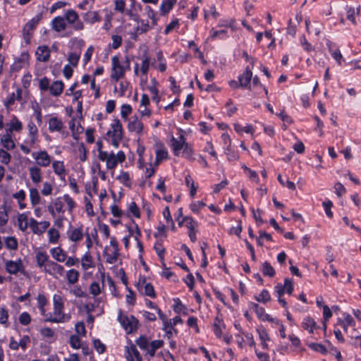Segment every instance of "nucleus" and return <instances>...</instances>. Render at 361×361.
Masks as SVG:
<instances>
[{
  "label": "nucleus",
  "mask_w": 361,
  "mask_h": 361,
  "mask_svg": "<svg viewBox=\"0 0 361 361\" xmlns=\"http://www.w3.org/2000/svg\"><path fill=\"white\" fill-rule=\"evenodd\" d=\"M64 302L61 295L54 294L53 296V313L49 312L47 322L66 323L71 320V314L63 312Z\"/></svg>",
  "instance_id": "nucleus-1"
},
{
  "label": "nucleus",
  "mask_w": 361,
  "mask_h": 361,
  "mask_svg": "<svg viewBox=\"0 0 361 361\" xmlns=\"http://www.w3.org/2000/svg\"><path fill=\"white\" fill-rule=\"evenodd\" d=\"M106 136L111 138V145L118 147L121 140L123 138V128L121 121L118 119H114L111 124V130L106 133Z\"/></svg>",
  "instance_id": "nucleus-2"
},
{
  "label": "nucleus",
  "mask_w": 361,
  "mask_h": 361,
  "mask_svg": "<svg viewBox=\"0 0 361 361\" xmlns=\"http://www.w3.org/2000/svg\"><path fill=\"white\" fill-rule=\"evenodd\" d=\"M118 320L128 334L132 333L137 327L138 320L133 315H123L121 310L118 312Z\"/></svg>",
  "instance_id": "nucleus-3"
},
{
  "label": "nucleus",
  "mask_w": 361,
  "mask_h": 361,
  "mask_svg": "<svg viewBox=\"0 0 361 361\" xmlns=\"http://www.w3.org/2000/svg\"><path fill=\"white\" fill-rule=\"evenodd\" d=\"M42 18V14L39 13L30 20L23 27V38L26 44L30 43L32 31L36 27L39 20Z\"/></svg>",
  "instance_id": "nucleus-4"
},
{
  "label": "nucleus",
  "mask_w": 361,
  "mask_h": 361,
  "mask_svg": "<svg viewBox=\"0 0 361 361\" xmlns=\"http://www.w3.org/2000/svg\"><path fill=\"white\" fill-rule=\"evenodd\" d=\"M32 157L35 160L38 167H47L51 163V157L46 150L33 152Z\"/></svg>",
  "instance_id": "nucleus-5"
},
{
  "label": "nucleus",
  "mask_w": 361,
  "mask_h": 361,
  "mask_svg": "<svg viewBox=\"0 0 361 361\" xmlns=\"http://www.w3.org/2000/svg\"><path fill=\"white\" fill-rule=\"evenodd\" d=\"M111 78L116 81L119 80L125 75L126 69L121 65L118 58L114 56L111 58Z\"/></svg>",
  "instance_id": "nucleus-6"
},
{
  "label": "nucleus",
  "mask_w": 361,
  "mask_h": 361,
  "mask_svg": "<svg viewBox=\"0 0 361 361\" xmlns=\"http://www.w3.org/2000/svg\"><path fill=\"white\" fill-rule=\"evenodd\" d=\"M64 18L69 24L72 25L75 30H82L84 28L82 22L79 19L78 13L73 9L66 11Z\"/></svg>",
  "instance_id": "nucleus-7"
},
{
  "label": "nucleus",
  "mask_w": 361,
  "mask_h": 361,
  "mask_svg": "<svg viewBox=\"0 0 361 361\" xmlns=\"http://www.w3.org/2000/svg\"><path fill=\"white\" fill-rule=\"evenodd\" d=\"M50 226V223L47 221L38 222L36 219L30 218L29 219V227L34 234L40 235L43 234Z\"/></svg>",
  "instance_id": "nucleus-8"
},
{
  "label": "nucleus",
  "mask_w": 361,
  "mask_h": 361,
  "mask_svg": "<svg viewBox=\"0 0 361 361\" xmlns=\"http://www.w3.org/2000/svg\"><path fill=\"white\" fill-rule=\"evenodd\" d=\"M98 158L102 161L106 162V166L108 169H114L118 164L115 158V154L111 152L110 153L102 152Z\"/></svg>",
  "instance_id": "nucleus-9"
},
{
  "label": "nucleus",
  "mask_w": 361,
  "mask_h": 361,
  "mask_svg": "<svg viewBox=\"0 0 361 361\" xmlns=\"http://www.w3.org/2000/svg\"><path fill=\"white\" fill-rule=\"evenodd\" d=\"M12 133L10 129H6V133L0 135V143L6 150H13L16 144L12 139Z\"/></svg>",
  "instance_id": "nucleus-10"
},
{
  "label": "nucleus",
  "mask_w": 361,
  "mask_h": 361,
  "mask_svg": "<svg viewBox=\"0 0 361 361\" xmlns=\"http://www.w3.org/2000/svg\"><path fill=\"white\" fill-rule=\"evenodd\" d=\"M44 271L54 277H56V274L60 276H63L65 269L62 265L51 260Z\"/></svg>",
  "instance_id": "nucleus-11"
},
{
  "label": "nucleus",
  "mask_w": 361,
  "mask_h": 361,
  "mask_svg": "<svg viewBox=\"0 0 361 361\" xmlns=\"http://www.w3.org/2000/svg\"><path fill=\"white\" fill-rule=\"evenodd\" d=\"M252 77V72L249 66L245 68L244 73L238 76L240 87L251 90L250 85Z\"/></svg>",
  "instance_id": "nucleus-12"
},
{
  "label": "nucleus",
  "mask_w": 361,
  "mask_h": 361,
  "mask_svg": "<svg viewBox=\"0 0 361 361\" xmlns=\"http://www.w3.org/2000/svg\"><path fill=\"white\" fill-rule=\"evenodd\" d=\"M143 123L140 121L137 116H134L131 117L128 123V130L130 132L135 133L137 135H140L143 130Z\"/></svg>",
  "instance_id": "nucleus-13"
},
{
  "label": "nucleus",
  "mask_w": 361,
  "mask_h": 361,
  "mask_svg": "<svg viewBox=\"0 0 361 361\" xmlns=\"http://www.w3.org/2000/svg\"><path fill=\"white\" fill-rule=\"evenodd\" d=\"M37 265L44 271L51 262L49 256L44 251H39L35 256Z\"/></svg>",
  "instance_id": "nucleus-14"
},
{
  "label": "nucleus",
  "mask_w": 361,
  "mask_h": 361,
  "mask_svg": "<svg viewBox=\"0 0 361 361\" xmlns=\"http://www.w3.org/2000/svg\"><path fill=\"white\" fill-rule=\"evenodd\" d=\"M37 60L42 62H47L50 58V49L44 45L37 47L35 51Z\"/></svg>",
  "instance_id": "nucleus-15"
},
{
  "label": "nucleus",
  "mask_w": 361,
  "mask_h": 361,
  "mask_svg": "<svg viewBox=\"0 0 361 361\" xmlns=\"http://www.w3.org/2000/svg\"><path fill=\"white\" fill-rule=\"evenodd\" d=\"M185 143V138L183 135H180L178 139L172 137L171 147L175 156L179 155L180 151L184 147Z\"/></svg>",
  "instance_id": "nucleus-16"
},
{
  "label": "nucleus",
  "mask_w": 361,
  "mask_h": 361,
  "mask_svg": "<svg viewBox=\"0 0 361 361\" xmlns=\"http://www.w3.org/2000/svg\"><path fill=\"white\" fill-rule=\"evenodd\" d=\"M38 142V136L27 137L20 145V150L25 154L30 153V147H35Z\"/></svg>",
  "instance_id": "nucleus-17"
},
{
  "label": "nucleus",
  "mask_w": 361,
  "mask_h": 361,
  "mask_svg": "<svg viewBox=\"0 0 361 361\" xmlns=\"http://www.w3.org/2000/svg\"><path fill=\"white\" fill-rule=\"evenodd\" d=\"M140 291L150 298H154L156 297L154 286L151 283H147L145 279H143L142 283H139Z\"/></svg>",
  "instance_id": "nucleus-18"
},
{
  "label": "nucleus",
  "mask_w": 361,
  "mask_h": 361,
  "mask_svg": "<svg viewBox=\"0 0 361 361\" xmlns=\"http://www.w3.org/2000/svg\"><path fill=\"white\" fill-rule=\"evenodd\" d=\"M126 357L128 361H142V357L134 344L126 348Z\"/></svg>",
  "instance_id": "nucleus-19"
},
{
  "label": "nucleus",
  "mask_w": 361,
  "mask_h": 361,
  "mask_svg": "<svg viewBox=\"0 0 361 361\" xmlns=\"http://www.w3.org/2000/svg\"><path fill=\"white\" fill-rule=\"evenodd\" d=\"M51 163L55 174L59 176L61 180L64 181L66 177V169L63 161L55 160Z\"/></svg>",
  "instance_id": "nucleus-20"
},
{
  "label": "nucleus",
  "mask_w": 361,
  "mask_h": 361,
  "mask_svg": "<svg viewBox=\"0 0 361 361\" xmlns=\"http://www.w3.org/2000/svg\"><path fill=\"white\" fill-rule=\"evenodd\" d=\"M49 130L51 133L61 132L63 128L62 121L57 117H52L49 120Z\"/></svg>",
  "instance_id": "nucleus-21"
},
{
  "label": "nucleus",
  "mask_w": 361,
  "mask_h": 361,
  "mask_svg": "<svg viewBox=\"0 0 361 361\" xmlns=\"http://www.w3.org/2000/svg\"><path fill=\"white\" fill-rule=\"evenodd\" d=\"M68 238L72 242H78L82 239L83 232L81 228H70L67 232Z\"/></svg>",
  "instance_id": "nucleus-22"
},
{
  "label": "nucleus",
  "mask_w": 361,
  "mask_h": 361,
  "mask_svg": "<svg viewBox=\"0 0 361 361\" xmlns=\"http://www.w3.org/2000/svg\"><path fill=\"white\" fill-rule=\"evenodd\" d=\"M51 27L57 32L63 31L66 27L65 18L61 16L55 17L51 21Z\"/></svg>",
  "instance_id": "nucleus-23"
},
{
  "label": "nucleus",
  "mask_w": 361,
  "mask_h": 361,
  "mask_svg": "<svg viewBox=\"0 0 361 361\" xmlns=\"http://www.w3.org/2000/svg\"><path fill=\"white\" fill-rule=\"evenodd\" d=\"M28 171L30 177L34 183L37 184L42 181V172L39 167L33 166L30 167Z\"/></svg>",
  "instance_id": "nucleus-24"
},
{
  "label": "nucleus",
  "mask_w": 361,
  "mask_h": 361,
  "mask_svg": "<svg viewBox=\"0 0 361 361\" xmlns=\"http://www.w3.org/2000/svg\"><path fill=\"white\" fill-rule=\"evenodd\" d=\"M163 345L164 341L162 340H154L149 342L146 355H149L150 357H154L156 350L161 348Z\"/></svg>",
  "instance_id": "nucleus-25"
},
{
  "label": "nucleus",
  "mask_w": 361,
  "mask_h": 361,
  "mask_svg": "<svg viewBox=\"0 0 361 361\" xmlns=\"http://www.w3.org/2000/svg\"><path fill=\"white\" fill-rule=\"evenodd\" d=\"M5 266L6 271L9 274H16L20 271V269L22 267V262L20 260H18V262L8 260L6 261Z\"/></svg>",
  "instance_id": "nucleus-26"
},
{
  "label": "nucleus",
  "mask_w": 361,
  "mask_h": 361,
  "mask_svg": "<svg viewBox=\"0 0 361 361\" xmlns=\"http://www.w3.org/2000/svg\"><path fill=\"white\" fill-rule=\"evenodd\" d=\"M52 257L57 262H63L67 258L66 252L60 247H54L50 250Z\"/></svg>",
  "instance_id": "nucleus-27"
},
{
  "label": "nucleus",
  "mask_w": 361,
  "mask_h": 361,
  "mask_svg": "<svg viewBox=\"0 0 361 361\" xmlns=\"http://www.w3.org/2000/svg\"><path fill=\"white\" fill-rule=\"evenodd\" d=\"M64 88V85L61 80L54 81L49 87V92L54 97L59 96Z\"/></svg>",
  "instance_id": "nucleus-28"
},
{
  "label": "nucleus",
  "mask_w": 361,
  "mask_h": 361,
  "mask_svg": "<svg viewBox=\"0 0 361 361\" xmlns=\"http://www.w3.org/2000/svg\"><path fill=\"white\" fill-rule=\"evenodd\" d=\"M9 209L10 207L6 202L0 206V226L6 225L8 222Z\"/></svg>",
  "instance_id": "nucleus-29"
},
{
  "label": "nucleus",
  "mask_w": 361,
  "mask_h": 361,
  "mask_svg": "<svg viewBox=\"0 0 361 361\" xmlns=\"http://www.w3.org/2000/svg\"><path fill=\"white\" fill-rule=\"evenodd\" d=\"M176 4V0H164L160 6V12L162 16L166 15Z\"/></svg>",
  "instance_id": "nucleus-30"
},
{
  "label": "nucleus",
  "mask_w": 361,
  "mask_h": 361,
  "mask_svg": "<svg viewBox=\"0 0 361 361\" xmlns=\"http://www.w3.org/2000/svg\"><path fill=\"white\" fill-rule=\"evenodd\" d=\"M80 273L75 269H71L66 272V279L69 284H75L79 280Z\"/></svg>",
  "instance_id": "nucleus-31"
},
{
  "label": "nucleus",
  "mask_w": 361,
  "mask_h": 361,
  "mask_svg": "<svg viewBox=\"0 0 361 361\" xmlns=\"http://www.w3.org/2000/svg\"><path fill=\"white\" fill-rule=\"evenodd\" d=\"M17 220L19 229L25 231L29 226L27 215L25 213L20 214L18 215Z\"/></svg>",
  "instance_id": "nucleus-32"
},
{
  "label": "nucleus",
  "mask_w": 361,
  "mask_h": 361,
  "mask_svg": "<svg viewBox=\"0 0 361 361\" xmlns=\"http://www.w3.org/2000/svg\"><path fill=\"white\" fill-rule=\"evenodd\" d=\"M156 158L157 161H163L168 159V152L161 144H157Z\"/></svg>",
  "instance_id": "nucleus-33"
},
{
  "label": "nucleus",
  "mask_w": 361,
  "mask_h": 361,
  "mask_svg": "<svg viewBox=\"0 0 361 361\" xmlns=\"http://www.w3.org/2000/svg\"><path fill=\"white\" fill-rule=\"evenodd\" d=\"M225 325L223 322V320L219 319V317H216L214 319V322L213 324V331L214 334L217 337H221L222 334V328H224Z\"/></svg>",
  "instance_id": "nucleus-34"
},
{
  "label": "nucleus",
  "mask_w": 361,
  "mask_h": 361,
  "mask_svg": "<svg viewBox=\"0 0 361 361\" xmlns=\"http://www.w3.org/2000/svg\"><path fill=\"white\" fill-rule=\"evenodd\" d=\"M149 67H150V58L146 53H145L142 58V64H141V68H140V71H141L142 75H147V74L149 71Z\"/></svg>",
  "instance_id": "nucleus-35"
},
{
  "label": "nucleus",
  "mask_w": 361,
  "mask_h": 361,
  "mask_svg": "<svg viewBox=\"0 0 361 361\" xmlns=\"http://www.w3.org/2000/svg\"><path fill=\"white\" fill-rule=\"evenodd\" d=\"M261 271L265 276L273 277L275 275V270L270 263L264 262L262 264Z\"/></svg>",
  "instance_id": "nucleus-36"
},
{
  "label": "nucleus",
  "mask_w": 361,
  "mask_h": 361,
  "mask_svg": "<svg viewBox=\"0 0 361 361\" xmlns=\"http://www.w3.org/2000/svg\"><path fill=\"white\" fill-rule=\"evenodd\" d=\"M316 326V322L310 317H306L302 322V327L307 330L310 334H312L314 329Z\"/></svg>",
  "instance_id": "nucleus-37"
},
{
  "label": "nucleus",
  "mask_w": 361,
  "mask_h": 361,
  "mask_svg": "<svg viewBox=\"0 0 361 361\" xmlns=\"http://www.w3.org/2000/svg\"><path fill=\"white\" fill-rule=\"evenodd\" d=\"M8 126L9 127L7 128V129H10L11 132H19L23 128V124L21 121H20L16 116H13V118L11 119L10 123L8 124Z\"/></svg>",
  "instance_id": "nucleus-38"
},
{
  "label": "nucleus",
  "mask_w": 361,
  "mask_h": 361,
  "mask_svg": "<svg viewBox=\"0 0 361 361\" xmlns=\"http://www.w3.org/2000/svg\"><path fill=\"white\" fill-rule=\"evenodd\" d=\"M84 20L91 24L100 20V17L97 11L87 12L84 16Z\"/></svg>",
  "instance_id": "nucleus-39"
},
{
  "label": "nucleus",
  "mask_w": 361,
  "mask_h": 361,
  "mask_svg": "<svg viewBox=\"0 0 361 361\" xmlns=\"http://www.w3.org/2000/svg\"><path fill=\"white\" fill-rule=\"evenodd\" d=\"M30 202L33 206L39 204L41 200V197L39 193L36 188H30Z\"/></svg>",
  "instance_id": "nucleus-40"
},
{
  "label": "nucleus",
  "mask_w": 361,
  "mask_h": 361,
  "mask_svg": "<svg viewBox=\"0 0 361 361\" xmlns=\"http://www.w3.org/2000/svg\"><path fill=\"white\" fill-rule=\"evenodd\" d=\"M255 313L259 319L263 322H274V319L268 314L265 312L264 307H259L256 311Z\"/></svg>",
  "instance_id": "nucleus-41"
},
{
  "label": "nucleus",
  "mask_w": 361,
  "mask_h": 361,
  "mask_svg": "<svg viewBox=\"0 0 361 361\" xmlns=\"http://www.w3.org/2000/svg\"><path fill=\"white\" fill-rule=\"evenodd\" d=\"M81 262L82 267L85 270H87V269L92 267V258L90 254V251H87L86 253L82 256Z\"/></svg>",
  "instance_id": "nucleus-42"
},
{
  "label": "nucleus",
  "mask_w": 361,
  "mask_h": 361,
  "mask_svg": "<svg viewBox=\"0 0 361 361\" xmlns=\"http://www.w3.org/2000/svg\"><path fill=\"white\" fill-rule=\"evenodd\" d=\"M136 345L142 350L147 353L149 347V340L145 336H140L136 341Z\"/></svg>",
  "instance_id": "nucleus-43"
},
{
  "label": "nucleus",
  "mask_w": 361,
  "mask_h": 361,
  "mask_svg": "<svg viewBox=\"0 0 361 361\" xmlns=\"http://www.w3.org/2000/svg\"><path fill=\"white\" fill-rule=\"evenodd\" d=\"M6 247L11 250H16L18 247V240L15 237L8 236L5 238Z\"/></svg>",
  "instance_id": "nucleus-44"
},
{
  "label": "nucleus",
  "mask_w": 361,
  "mask_h": 361,
  "mask_svg": "<svg viewBox=\"0 0 361 361\" xmlns=\"http://www.w3.org/2000/svg\"><path fill=\"white\" fill-rule=\"evenodd\" d=\"M69 344L73 349H79L82 345V343L78 335H71L69 338Z\"/></svg>",
  "instance_id": "nucleus-45"
},
{
  "label": "nucleus",
  "mask_w": 361,
  "mask_h": 361,
  "mask_svg": "<svg viewBox=\"0 0 361 361\" xmlns=\"http://www.w3.org/2000/svg\"><path fill=\"white\" fill-rule=\"evenodd\" d=\"M255 299L259 302L266 303L271 300V296L269 291L264 289L259 295L255 296Z\"/></svg>",
  "instance_id": "nucleus-46"
},
{
  "label": "nucleus",
  "mask_w": 361,
  "mask_h": 361,
  "mask_svg": "<svg viewBox=\"0 0 361 361\" xmlns=\"http://www.w3.org/2000/svg\"><path fill=\"white\" fill-rule=\"evenodd\" d=\"M162 330L166 332V335L168 338H171L173 334H178V330L171 326V322H169L166 324H163Z\"/></svg>",
  "instance_id": "nucleus-47"
},
{
  "label": "nucleus",
  "mask_w": 361,
  "mask_h": 361,
  "mask_svg": "<svg viewBox=\"0 0 361 361\" xmlns=\"http://www.w3.org/2000/svg\"><path fill=\"white\" fill-rule=\"evenodd\" d=\"M49 241L50 243H56L59 239V232L55 228H50L48 231Z\"/></svg>",
  "instance_id": "nucleus-48"
},
{
  "label": "nucleus",
  "mask_w": 361,
  "mask_h": 361,
  "mask_svg": "<svg viewBox=\"0 0 361 361\" xmlns=\"http://www.w3.org/2000/svg\"><path fill=\"white\" fill-rule=\"evenodd\" d=\"M11 160V155L4 149H0V161L8 165Z\"/></svg>",
  "instance_id": "nucleus-49"
},
{
  "label": "nucleus",
  "mask_w": 361,
  "mask_h": 361,
  "mask_svg": "<svg viewBox=\"0 0 361 361\" xmlns=\"http://www.w3.org/2000/svg\"><path fill=\"white\" fill-rule=\"evenodd\" d=\"M63 201L66 203L68 209V212H71L75 207V202L73 199L68 194L63 195L62 197Z\"/></svg>",
  "instance_id": "nucleus-50"
},
{
  "label": "nucleus",
  "mask_w": 361,
  "mask_h": 361,
  "mask_svg": "<svg viewBox=\"0 0 361 361\" xmlns=\"http://www.w3.org/2000/svg\"><path fill=\"white\" fill-rule=\"evenodd\" d=\"M106 261L109 264H115L118 259V250H114L111 253H106Z\"/></svg>",
  "instance_id": "nucleus-51"
},
{
  "label": "nucleus",
  "mask_w": 361,
  "mask_h": 361,
  "mask_svg": "<svg viewBox=\"0 0 361 361\" xmlns=\"http://www.w3.org/2000/svg\"><path fill=\"white\" fill-rule=\"evenodd\" d=\"M133 109L130 104H123L121 109V117L126 120L128 116L132 113Z\"/></svg>",
  "instance_id": "nucleus-52"
},
{
  "label": "nucleus",
  "mask_w": 361,
  "mask_h": 361,
  "mask_svg": "<svg viewBox=\"0 0 361 361\" xmlns=\"http://www.w3.org/2000/svg\"><path fill=\"white\" fill-rule=\"evenodd\" d=\"M225 153L226 154L228 160L230 161H235L239 159L238 153L232 150L230 146H228V147L225 149Z\"/></svg>",
  "instance_id": "nucleus-53"
},
{
  "label": "nucleus",
  "mask_w": 361,
  "mask_h": 361,
  "mask_svg": "<svg viewBox=\"0 0 361 361\" xmlns=\"http://www.w3.org/2000/svg\"><path fill=\"white\" fill-rule=\"evenodd\" d=\"M61 197H57L53 202V205L55 207V210L57 213H64L63 203Z\"/></svg>",
  "instance_id": "nucleus-54"
},
{
  "label": "nucleus",
  "mask_w": 361,
  "mask_h": 361,
  "mask_svg": "<svg viewBox=\"0 0 361 361\" xmlns=\"http://www.w3.org/2000/svg\"><path fill=\"white\" fill-rule=\"evenodd\" d=\"M277 179L279 182L283 185L286 188H288L290 190H295V185L293 182L287 179L286 180H283L282 176L281 174H279L277 176Z\"/></svg>",
  "instance_id": "nucleus-55"
},
{
  "label": "nucleus",
  "mask_w": 361,
  "mask_h": 361,
  "mask_svg": "<svg viewBox=\"0 0 361 361\" xmlns=\"http://www.w3.org/2000/svg\"><path fill=\"white\" fill-rule=\"evenodd\" d=\"M117 179L124 185H130V176L128 172L121 171V174L117 177Z\"/></svg>",
  "instance_id": "nucleus-56"
},
{
  "label": "nucleus",
  "mask_w": 361,
  "mask_h": 361,
  "mask_svg": "<svg viewBox=\"0 0 361 361\" xmlns=\"http://www.w3.org/2000/svg\"><path fill=\"white\" fill-rule=\"evenodd\" d=\"M322 206L325 211L326 215L329 218L333 217V212H331V207H333V203L331 200L324 201L322 202Z\"/></svg>",
  "instance_id": "nucleus-57"
},
{
  "label": "nucleus",
  "mask_w": 361,
  "mask_h": 361,
  "mask_svg": "<svg viewBox=\"0 0 361 361\" xmlns=\"http://www.w3.org/2000/svg\"><path fill=\"white\" fill-rule=\"evenodd\" d=\"M79 159L81 161H85L87 159V151L83 143H80L78 146Z\"/></svg>",
  "instance_id": "nucleus-58"
},
{
  "label": "nucleus",
  "mask_w": 361,
  "mask_h": 361,
  "mask_svg": "<svg viewBox=\"0 0 361 361\" xmlns=\"http://www.w3.org/2000/svg\"><path fill=\"white\" fill-rule=\"evenodd\" d=\"M28 135L27 137L38 136V129L32 121H30L27 124Z\"/></svg>",
  "instance_id": "nucleus-59"
},
{
  "label": "nucleus",
  "mask_w": 361,
  "mask_h": 361,
  "mask_svg": "<svg viewBox=\"0 0 361 361\" xmlns=\"http://www.w3.org/2000/svg\"><path fill=\"white\" fill-rule=\"evenodd\" d=\"M149 28L148 21H145L144 20H138V25L137 27V31L140 33L146 32Z\"/></svg>",
  "instance_id": "nucleus-60"
},
{
  "label": "nucleus",
  "mask_w": 361,
  "mask_h": 361,
  "mask_svg": "<svg viewBox=\"0 0 361 361\" xmlns=\"http://www.w3.org/2000/svg\"><path fill=\"white\" fill-rule=\"evenodd\" d=\"M300 42L301 46L302 47L305 51L310 52L314 49L312 44L310 42H308V41L307 40L304 35L300 37Z\"/></svg>",
  "instance_id": "nucleus-61"
},
{
  "label": "nucleus",
  "mask_w": 361,
  "mask_h": 361,
  "mask_svg": "<svg viewBox=\"0 0 361 361\" xmlns=\"http://www.w3.org/2000/svg\"><path fill=\"white\" fill-rule=\"evenodd\" d=\"M93 345L95 350L98 352V353L102 354L105 351L106 347L104 344H103L101 341L98 338H94L93 340Z\"/></svg>",
  "instance_id": "nucleus-62"
},
{
  "label": "nucleus",
  "mask_w": 361,
  "mask_h": 361,
  "mask_svg": "<svg viewBox=\"0 0 361 361\" xmlns=\"http://www.w3.org/2000/svg\"><path fill=\"white\" fill-rule=\"evenodd\" d=\"M90 293L94 296H97L101 293L100 286L98 282H92L90 286Z\"/></svg>",
  "instance_id": "nucleus-63"
},
{
  "label": "nucleus",
  "mask_w": 361,
  "mask_h": 361,
  "mask_svg": "<svg viewBox=\"0 0 361 361\" xmlns=\"http://www.w3.org/2000/svg\"><path fill=\"white\" fill-rule=\"evenodd\" d=\"M49 80L47 77L42 78L39 82V87L41 91L49 90Z\"/></svg>",
  "instance_id": "nucleus-64"
}]
</instances>
